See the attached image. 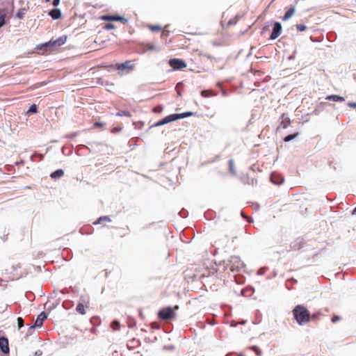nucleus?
Returning <instances> with one entry per match:
<instances>
[{"instance_id":"nucleus-1","label":"nucleus","mask_w":356,"mask_h":356,"mask_svg":"<svg viewBox=\"0 0 356 356\" xmlns=\"http://www.w3.org/2000/svg\"><path fill=\"white\" fill-rule=\"evenodd\" d=\"M292 312L294 319L300 325L309 323L316 317L315 314L311 315L307 308L302 305H296Z\"/></svg>"},{"instance_id":"nucleus-2","label":"nucleus","mask_w":356,"mask_h":356,"mask_svg":"<svg viewBox=\"0 0 356 356\" xmlns=\"http://www.w3.org/2000/svg\"><path fill=\"white\" fill-rule=\"evenodd\" d=\"M26 273L19 264H16L6 269L3 274L6 282L17 280L22 277Z\"/></svg>"},{"instance_id":"nucleus-3","label":"nucleus","mask_w":356,"mask_h":356,"mask_svg":"<svg viewBox=\"0 0 356 356\" xmlns=\"http://www.w3.org/2000/svg\"><path fill=\"white\" fill-rule=\"evenodd\" d=\"M179 309V306H175V307H165L161 309L159 313L158 316L159 317L165 321L171 320L174 318H175V310Z\"/></svg>"},{"instance_id":"nucleus-4","label":"nucleus","mask_w":356,"mask_h":356,"mask_svg":"<svg viewBox=\"0 0 356 356\" xmlns=\"http://www.w3.org/2000/svg\"><path fill=\"white\" fill-rule=\"evenodd\" d=\"M227 266L231 271H238L244 267V264L239 257L232 256Z\"/></svg>"},{"instance_id":"nucleus-5","label":"nucleus","mask_w":356,"mask_h":356,"mask_svg":"<svg viewBox=\"0 0 356 356\" xmlns=\"http://www.w3.org/2000/svg\"><path fill=\"white\" fill-rule=\"evenodd\" d=\"M67 37L61 36L55 40H50L42 44L46 48H49L50 50H54V47H58L62 46L66 42Z\"/></svg>"},{"instance_id":"nucleus-6","label":"nucleus","mask_w":356,"mask_h":356,"mask_svg":"<svg viewBox=\"0 0 356 356\" xmlns=\"http://www.w3.org/2000/svg\"><path fill=\"white\" fill-rule=\"evenodd\" d=\"M169 65L172 69L175 70H181L186 67V63L184 60L179 58L170 59L169 60Z\"/></svg>"},{"instance_id":"nucleus-7","label":"nucleus","mask_w":356,"mask_h":356,"mask_svg":"<svg viewBox=\"0 0 356 356\" xmlns=\"http://www.w3.org/2000/svg\"><path fill=\"white\" fill-rule=\"evenodd\" d=\"M116 69L119 71L126 70L127 72H131L134 70V65L131 60H127L124 63L117 64Z\"/></svg>"},{"instance_id":"nucleus-8","label":"nucleus","mask_w":356,"mask_h":356,"mask_svg":"<svg viewBox=\"0 0 356 356\" xmlns=\"http://www.w3.org/2000/svg\"><path fill=\"white\" fill-rule=\"evenodd\" d=\"M305 245V241L302 238H298L291 243V250L293 251L300 250Z\"/></svg>"},{"instance_id":"nucleus-9","label":"nucleus","mask_w":356,"mask_h":356,"mask_svg":"<svg viewBox=\"0 0 356 356\" xmlns=\"http://www.w3.org/2000/svg\"><path fill=\"white\" fill-rule=\"evenodd\" d=\"M282 33V25L280 22H275L270 39L273 40L277 38Z\"/></svg>"},{"instance_id":"nucleus-10","label":"nucleus","mask_w":356,"mask_h":356,"mask_svg":"<svg viewBox=\"0 0 356 356\" xmlns=\"http://www.w3.org/2000/svg\"><path fill=\"white\" fill-rule=\"evenodd\" d=\"M0 350L5 354L9 353L8 339L5 337H0Z\"/></svg>"},{"instance_id":"nucleus-11","label":"nucleus","mask_w":356,"mask_h":356,"mask_svg":"<svg viewBox=\"0 0 356 356\" xmlns=\"http://www.w3.org/2000/svg\"><path fill=\"white\" fill-rule=\"evenodd\" d=\"M47 318V315L44 312H41L37 317L33 325L30 327V329H34L35 327H41L43 321Z\"/></svg>"},{"instance_id":"nucleus-12","label":"nucleus","mask_w":356,"mask_h":356,"mask_svg":"<svg viewBox=\"0 0 356 356\" xmlns=\"http://www.w3.org/2000/svg\"><path fill=\"white\" fill-rule=\"evenodd\" d=\"M100 18L105 21H120L124 22H127V19L123 17L117 15H102Z\"/></svg>"},{"instance_id":"nucleus-13","label":"nucleus","mask_w":356,"mask_h":356,"mask_svg":"<svg viewBox=\"0 0 356 356\" xmlns=\"http://www.w3.org/2000/svg\"><path fill=\"white\" fill-rule=\"evenodd\" d=\"M191 115H192L191 112H186V113H175V114L170 115L172 122L179 120V119L187 118Z\"/></svg>"},{"instance_id":"nucleus-14","label":"nucleus","mask_w":356,"mask_h":356,"mask_svg":"<svg viewBox=\"0 0 356 356\" xmlns=\"http://www.w3.org/2000/svg\"><path fill=\"white\" fill-rule=\"evenodd\" d=\"M83 300H82V302H79V304L77 305L76 307V311L79 313L80 314H86V308L88 307V305L86 304L83 303Z\"/></svg>"},{"instance_id":"nucleus-15","label":"nucleus","mask_w":356,"mask_h":356,"mask_svg":"<svg viewBox=\"0 0 356 356\" xmlns=\"http://www.w3.org/2000/svg\"><path fill=\"white\" fill-rule=\"evenodd\" d=\"M49 15L52 17V19H58L61 17V12L59 9L55 8L51 10L49 13Z\"/></svg>"},{"instance_id":"nucleus-16","label":"nucleus","mask_w":356,"mask_h":356,"mask_svg":"<svg viewBox=\"0 0 356 356\" xmlns=\"http://www.w3.org/2000/svg\"><path fill=\"white\" fill-rule=\"evenodd\" d=\"M326 99L333 101V102H344L345 99L339 96L338 95H331L327 97H326Z\"/></svg>"},{"instance_id":"nucleus-17","label":"nucleus","mask_w":356,"mask_h":356,"mask_svg":"<svg viewBox=\"0 0 356 356\" xmlns=\"http://www.w3.org/2000/svg\"><path fill=\"white\" fill-rule=\"evenodd\" d=\"M291 120L290 119L286 116L284 113L282 115V122L281 126L283 129H286L288 127V126L290 124Z\"/></svg>"},{"instance_id":"nucleus-18","label":"nucleus","mask_w":356,"mask_h":356,"mask_svg":"<svg viewBox=\"0 0 356 356\" xmlns=\"http://www.w3.org/2000/svg\"><path fill=\"white\" fill-rule=\"evenodd\" d=\"M295 13V8L291 7L289 10H286L284 17H282V20L286 21L291 18Z\"/></svg>"},{"instance_id":"nucleus-19","label":"nucleus","mask_w":356,"mask_h":356,"mask_svg":"<svg viewBox=\"0 0 356 356\" xmlns=\"http://www.w3.org/2000/svg\"><path fill=\"white\" fill-rule=\"evenodd\" d=\"M171 118H170V115L165 117L163 119L159 120V122H157L156 124H155V127H159V126H162L163 124H165L167 123H169V122H171Z\"/></svg>"},{"instance_id":"nucleus-20","label":"nucleus","mask_w":356,"mask_h":356,"mask_svg":"<svg viewBox=\"0 0 356 356\" xmlns=\"http://www.w3.org/2000/svg\"><path fill=\"white\" fill-rule=\"evenodd\" d=\"M111 221V219L108 216H102L99 218L97 221H95L93 224H106V222H110Z\"/></svg>"},{"instance_id":"nucleus-21","label":"nucleus","mask_w":356,"mask_h":356,"mask_svg":"<svg viewBox=\"0 0 356 356\" xmlns=\"http://www.w3.org/2000/svg\"><path fill=\"white\" fill-rule=\"evenodd\" d=\"M63 175H64L63 170L61 169H59V170H57L53 172L51 174V177L52 179H58V178L63 177Z\"/></svg>"},{"instance_id":"nucleus-22","label":"nucleus","mask_w":356,"mask_h":356,"mask_svg":"<svg viewBox=\"0 0 356 356\" xmlns=\"http://www.w3.org/2000/svg\"><path fill=\"white\" fill-rule=\"evenodd\" d=\"M298 136V133H296V134H293L288 135V136H286L284 138V142H289V141L295 139Z\"/></svg>"},{"instance_id":"nucleus-23","label":"nucleus","mask_w":356,"mask_h":356,"mask_svg":"<svg viewBox=\"0 0 356 356\" xmlns=\"http://www.w3.org/2000/svg\"><path fill=\"white\" fill-rule=\"evenodd\" d=\"M104 127V123L101 122H96L93 124L92 128L97 129H102Z\"/></svg>"},{"instance_id":"nucleus-24","label":"nucleus","mask_w":356,"mask_h":356,"mask_svg":"<svg viewBox=\"0 0 356 356\" xmlns=\"http://www.w3.org/2000/svg\"><path fill=\"white\" fill-rule=\"evenodd\" d=\"M143 45L147 50L153 51L155 49V47L152 43H143Z\"/></svg>"},{"instance_id":"nucleus-25","label":"nucleus","mask_w":356,"mask_h":356,"mask_svg":"<svg viewBox=\"0 0 356 356\" xmlns=\"http://www.w3.org/2000/svg\"><path fill=\"white\" fill-rule=\"evenodd\" d=\"M250 349H252L257 354V356H261V351L259 349V348H258L257 346H254L250 347Z\"/></svg>"},{"instance_id":"nucleus-26","label":"nucleus","mask_w":356,"mask_h":356,"mask_svg":"<svg viewBox=\"0 0 356 356\" xmlns=\"http://www.w3.org/2000/svg\"><path fill=\"white\" fill-rule=\"evenodd\" d=\"M111 327H113V329L114 330H118L120 329V323L118 321H114L112 323H111Z\"/></svg>"},{"instance_id":"nucleus-27","label":"nucleus","mask_w":356,"mask_h":356,"mask_svg":"<svg viewBox=\"0 0 356 356\" xmlns=\"http://www.w3.org/2000/svg\"><path fill=\"white\" fill-rule=\"evenodd\" d=\"M149 29L152 31H158L161 30V27L159 25H151L149 26Z\"/></svg>"},{"instance_id":"nucleus-28","label":"nucleus","mask_w":356,"mask_h":356,"mask_svg":"<svg viewBox=\"0 0 356 356\" xmlns=\"http://www.w3.org/2000/svg\"><path fill=\"white\" fill-rule=\"evenodd\" d=\"M28 113H37V106L35 104H33L30 106L28 110Z\"/></svg>"},{"instance_id":"nucleus-29","label":"nucleus","mask_w":356,"mask_h":356,"mask_svg":"<svg viewBox=\"0 0 356 356\" xmlns=\"http://www.w3.org/2000/svg\"><path fill=\"white\" fill-rule=\"evenodd\" d=\"M163 111V106H155L153 109H152V111L154 113H161Z\"/></svg>"},{"instance_id":"nucleus-30","label":"nucleus","mask_w":356,"mask_h":356,"mask_svg":"<svg viewBox=\"0 0 356 356\" xmlns=\"http://www.w3.org/2000/svg\"><path fill=\"white\" fill-rule=\"evenodd\" d=\"M296 28L299 31H304L306 30V26L304 24H297Z\"/></svg>"},{"instance_id":"nucleus-31","label":"nucleus","mask_w":356,"mask_h":356,"mask_svg":"<svg viewBox=\"0 0 356 356\" xmlns=\"http://www.w3.org/2000/svg\"><path fill=\"white\" fill-rule=\"evenodd\" d=\"M17 324L19 328H21L24 326V320L21 317L17 318Z\"/></svg>"},{"instance_id":"nucleus-32","label":"nucleus","mask_w":356,"mask_h":356,"mask_svg":"<svg viewBox=\"0 0 356 356\" xmlns=\"http://www.w3.org/2000/svg\"><path fill=\"white\" fill-rule=\"evenodd\" d=\"M341 320V317L339 316H337V315H334L332 318V322L333 323H337V321H340Z\"/></svg>"},{"instance_id":"nucleus-33","label":"nucleus","mask_w":356,"mask_h":356,"mask_svg":"<svg viewBox=\"0 0 356 356\" xmlns=\"http://www.w3.org/2000/svg\"><path fill=\"white\" fill-rule=\"evenodd\" d=\"M103 28H104V29H114V28H115V26H114V25H113V24H105V25L103 26Z\"/></svg>"},{"instance_id":"nucleus-34","label":"nucleus","mask_w":356,"mask_h":356,"mask_svg":"<svg viewBox=\"0 0 356 356\" xmlns=\"http://www.w3.org/2000/svg\"><path fill=\"white\" fill-rule=\"evenodd\" d=\"M5 24L4 15L0 16V28Z\"/></svg>"},{"instance_id":"nucleus-35","label":"nucleus","mask_w":356,"mask_h":356,"mask_svg":"<svg viewBox=\"0 0 356 356\" xmlns=\"http://www.w3.org/2000/svg\"><path fill=\"white\" fill-rule=\"evenodd\" d=\"M201 94H202V97H207L209 95V91H208V90H203V91H202Z\"/></svg>"},{"instance_id":"nucleus-36","label":"nucleus","mask_w":356,"mask_h":356,"mask_svg":"<svg viewBox=\"0 0 356 356\" xmlns=\"http://www.w3.org/2000/svg\"><path fill=\"white\" fill-rule=\"evenodd\" d=\"M348 106L350 108H356V103H353V102H349L348 104Z\"/></svg>"},{"instance_id":"nucleus-37","label":"nucleus","mask_w":356,"mask_h":356,"mask_svg":"<svg viewBox=\"0 0 356 356\" xmlns=\"http://www.w3.org/2000/svg\"><path fill=\"white\" fill-rule=\"evenodd\" d=\"M60 3V0H54L53 1V5L54 6L56 7Z\"/></svg>"},{"instance_id":"nucleus-38","label":"nucleus","mask_w":356,"mask_h":356,"mask_svg":"<svg viewBox=\"0 0 356 356\" xmlns=\"http://www.w3.org/2000/svg\"><path fill=\"white\" fill-rule=\"evenodd\" d=\"M98 48L95 46V47H92V44H90V51H95L96 50H97Z\"/></svg>"},{"instance_id":"nucleus-39","label":"nucleus","mask_w":356,"mask_h":356,"mask_svg":"<svg viewBox=\"0 0 356 356\" xmlns=\"http://www.w3.org/2000/svg\"><path fill=\"white\" fill-rule=\"evenodd\" d=\"M97 79H98L97 83H101V84H102V83H103L102 82H101V81H101V79H100V78H99H99H97Z\"/></svg>"},{"instance_id":"nucleus-40","label":"nucleus","mask_w":356,"mask_h":356,"mask_svg":"<svg viewBox=\"0 0 356 356\" xmlns=\"http://www.w3.org/2000/svg\"><path fill=\"white\" fill-rule=\"evenodd\" d=\"M105 42V40H101V41H100V42H99V44H101V43H103V42Z\"/></svg>"},{"instance_id":"nucleus-41","label":"nucleus","mask_w":356,"mask_h":356,"mask_svg":"<svg viewBox=\"0 0 356 356\" xmlns=\"http://www.w3.org/2000/svg\"><path fill=\"white\" fill-rule=\"evenodd\" d=\"M94 43H95V44L97 43V38H95V39L94 40Z\"/></svg>"},{"instance_id":"nucleus-42","label":"nucleus","mask_w":356,"mask_h":356,"mask_svg":"<svg viewBox=\"0 0 356 356\" xmlns=\"http://www.w3.org/2000/svg\"><path fill=\"white\" fill-rule=\"evenodd\" d=\"M51 0H45L46 2H49Z\"/></svg>"},{"instance_id":"nucleus-43","label":"nucleus","mask_w":356,"mask_h":356,"mask_svg":"<svg viewBox=\"0 0 356 356\" xmlns=\"http://www.w3.org/2000/svg\"><path fill=\"white\" fill-rule=\"evenodd\" d=\"M93 69H95V67H90V70H93Z\"/></svg>"},{"instance_id":"nucleus-44","label":"nucleus","mask_w":356,"mask_h":356,"mask_svg":"<svg viewBox=\"0 0 356 356\" xmlns=\"http://www.w3.org/2000/svg\"><path fill=\"white\" fill-rule=\"evenodd\" d=\"M354 211H356V208L355 209V210H354Z\"/></svg>"}]
</instances>
